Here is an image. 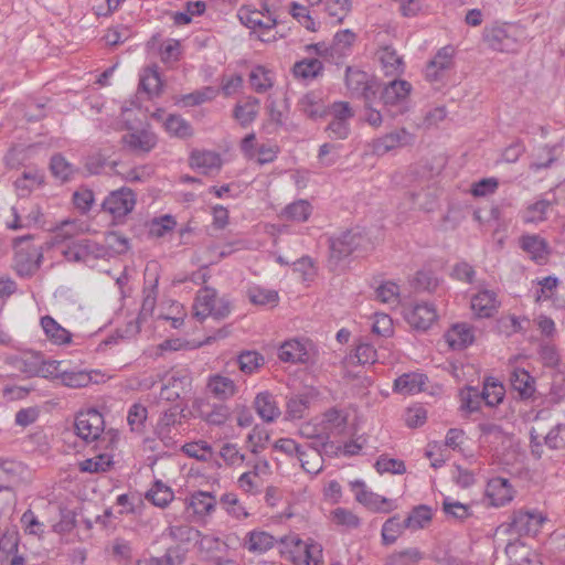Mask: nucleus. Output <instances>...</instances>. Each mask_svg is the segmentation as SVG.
I'll return each instance as SVG.
<instances>
[{
  "label": "nucleus",
  "instance_id": "obj_1",
  "mask_svg": "<svg viewBox=\"0 0 565 565\" xmlns=\"http://www.w3.org/2000/svg\"><path fill=\"white\" fill-rule=\"evenodd\" d=\"M74 430L86 444L95 443L98 450H113L118 441V433L113 429L105 430L104 416L95 408L76 415Z\"/></svg>",
  "mask_w": 565,
  "mask_h": 565
},
{
  "label": "nucleus",
  "instance_id": "obj_2",
  "mask_svg": "<svg viewBox=\"0 0 565 565\" xmlns=\"http://www.w3.org/2000/svg\"><path fill=\"white\" fill-rule=\"evenodd\" d=\"M13 256L11 268L22 279L32 278L43 262V248L33 242V236L15 237L12 242Z\"/></svg>",
  "mask_w": 565,
  "mask_h": 565
},
{
  "label": "nucleus",
  "instance_id": "obj_3",
  "mask_svg": "<svg viewBox=\"0 0 565 565\" xmlns=\"http://www.w3.org/2000/svg\"><path fill=\"white\" fill-rule=\"evenodd\" d=\"M524 32L512 23H493L482 32V41L488 49L500 53H516L522 46Z\"/></svg>",
  "mask_w": 565,
  "mask_h": 565
},
{
  "label": "nucleus",
  "instance_id": "obj_4",
  "mask_svg": "<svg viewBox=\"0 0 565 565\" xmlns=\"http://www.w3.org/2000/svg\"><path fill=\"white\" fill-rule=\"evenodd\" d=\"M356 41V34L351 30H342L334 34L332 43L324 42L305 46L308 55H317L327 62L341 65L352 54Z\"/></svg>",
  "mask_w": 565,
  "mask_h": 565
},
{
  "label": "nucleus",
  "instance_id": "obj_5",
  "mask_svg": "<svg viewBox=\"0 0 565 565\" xmlns=\"http://www.w3.org/2000/svg\"><path fill=\"white\" fill-rule=\"evenodd\" d=\"M232 307L227 299L217 297L215 289L211 287L201 288L193 303V315L199 320L207 317L224 319L231 313Z\"/></svg>",
  "mask_w": 565,
  "mask_h": 565
},
{
  "label": "nucleus",
  "instance_id": "obj_6",
  "mask_svg": "<svg viewBox=\"0 0 565 565\" xmlns=\"http://www.w3.org/2000/svg\"><path fill=\"white\" fill-rule=\"evenodd\" d=\"M182 418L183 411L178 406H171L160 413L153 433L166 447H174L179 443L183 430Z\"/></svg>",
  "mask_w": 565,
  "mask_h": 565
},
{
  "label": "nucleus",
  "instance_id": "obj_7",
  "mask_svg": "<svg viewBox=\"0 0 565 565\" xmlns=\"http://www.w3.org/2000/svg\"><path fill=\"white\" fill-rule=\"evenodd\" d=\"M412 85L407 81L394 78L381 90L383 107L391 114L397 116L405 110V103L411 94Z\"/></svg>",
  "mask_w": 565,
  "mask_h": 565
},
{
  "label": "nucleus",
  "instance_id": "obj_8",
  "mask_svg": "<svg viewBox=\"0 0 565 565\" xmlns=\"http://www.w3.org/2000/svg\"><path fill=\"white\" fill-rule=\"evenodd\" d=\"M137 202L136 193L126 186L111 191L103 201V211L119 222L132 212Z\"/></svg>",
  "mask_w": 565,
  "mask_h": 565
},
{
  "label": "nucleus",
  "instance_id": "obj_9",
  "mask_svg": "<svg viewBox=\"0 0 565 565\" xmlns=\"http://www.w3.org/2000/svg\"><path fill=\"white\" fill-rule=\"evenodd\" d=\"M280 542L284 546L281 552L286 553L288 551L294 559L303 555L306 565H321L323 563L322 546L317 542H303L297 535L285 536Z\"/></svg>",
  "mask_w": 565,
  "mask_h": 565
},
{
  "label": "nucleus",
  "instance_id": "obj_10",
  "mask_svg": "<svg viewBox=\"0 0 565 565\" xmlns=\"http://www.w3.org/2000/svg\"><path fill=\"white\" fill-rule=\"evenodd\" d=\"M546 521V516L537 510H518L511 515L509 532L516 535H536Z\"/></svg>",
  "mask_w": 565,
  "mask_h": 565
},
{
  "label": "nucleus",
  "instance_id": "obj_11",
  "mask_svg": "<svg viewBox=\"0 0 565 565\" xmlns=\"http://www.w3.org/2000/svg\"><path fill=\"white\" fill-rule=\"evenodd\" d=\"M68 262L88 264L92 260L106 258V249L103 244L92 239H78L67 245L62 250Z\"/></svg>",
  "mask_w": 565,
  "mask_h": 565
},
{
  "label": "nucleus",
  "instance_id": "obj_12",
  "mask_svg": "<svg viewBox=\"0 0 565 565\" xmlns=\"http://www.w3.org/2000/svg\"><path fill=\"white\" fill-rule=\"evenodd\" d=\"M267 2H248L238 11L241 22L249 29H270L276 20L267 8Z\"/></svg>",
  "mask_w": 565,
  "mask_h": 565
},
{
  "label": "nucleus",
  "instance_id": "obj_13",
  "mask_svg": "<svg viewBox=\"0 0 565 565\" xmlns=\"http://www.w3.org/2000/svg\"><path fill=\"white\" fill-rule=\"evenodd\" d=\"M345 84L352 95L361 96L365 102H371L376 95V83L364 71L347 67Z\"/></svg>",
  "mask_w": 565,
  "mask_h": 565
},
{
  "label": "nucleus",
  "instance_id": "obj_14",
  "mask_svg": "<svg viewBox=\"0 0 565 565\" xmlns=\"http://www.w3.org/2000/svg\"><path fill=\"white\" fill-rule=\"evenodd\" d=\"M217 499L209 491H194L185 499V509L196 521H205L216 510Z\"/></svg>",
  "mask_w": 565,
  "mask_h": 565
},
{
  "label": "nucleus",
  "instance_id": "obj_15",
  "mask_svg": "<svg viewBox=\"0 0 565 565\" xmlns=\"http://www.w3.org/2000/svg\"><path fill=\"white\" fill-rule=\"evenodd\" d=\"M41 355L42 353L34 350H19L4 354L3 362L26 377H34L41 363Z\"/></svg>",
  "mask_w": 565,
  "mask_h": 565
},
{
  "label": "nucleus",
  "instance_id": "obj_16",
  "mask_svg": "<svg viewBox=\"0 0 565 565\" xmlns=\"http://www.w3.org/2000/svg\"><path fill=\"white\" fill-rule=\"evenodd\" d=\"M191 384V377L185 370H171L162 377L160 397L168 402L178 399Z\"/></svg>",
  "mask_w": 565,
  "mask_h": 565
},
{
  "label": "nucleus",
  "instance_id": "obj_17",
  "mask_svg": "<svg viewBox=\"0 0 565 565\" xmlns=\"http://www.w3.org/2000/svg\"><path fill=\"white\" fill-rule=\"evenodd\" d=\"M456 49L446 45L437 51L425 68V76L430 82L441 79L446 72L455 67Z\"/></svg>",
  "mask_w": 565,
  "mask_h": 565
},
{
  "label": "nucleus",
  "instance_id": "obj_18",
  "mask_svg": "<svg viewBox=\"0 0 565 565\" xmlns=\"http://www.w3.org/2000/svg\"><path fill=\"white\" fill-rule=\"evenodd\" d=\"M363 241L361 233L353 230L330 238L331 257L338 260L348 257L362 245Z\"/></svg>",
  "mask_w": 565,
  "mask_h": 565
},
{
  "label": "nucleus",
  "instance_id": "obj_19",
  "mask_svg": "<svg viewBox=\"0 0 565 565\" xmlns=\"http://www.w3.org/2000/svg\"><path fill=\"white\" fill-rule=\"evenodd\" d=\"M26 559L19 553V533L7 531L0 539V565H25Z\"/></svg>",
  "mask_w": 565,
  "mask_h": 565
},
{
  "label": "nucleus",
  "instance_id": "obj_20",
  "mask_svg": "<svg viewBox=\"0 0 565 565\" xmlns=\"http://www.w3.org/2000/svg\"><path fill=\"white\" fill-rule=\"evenodd\" d=\"M40 327L45 339L53 345L66 347L73 342V334L61 326L53 317L46 315L40 318Z\"/></svg>",
  "mask_w": 565,
  "mask_h": 565
},
{
  "label": "nucleus",
  "instance_id": "obj_21",
  "mask_svg": "<svg viewBox=\"0 0 565 565\" xmlns=\"http://www.w3.org/2000/svg\"><path fill=\"white\" fill-rule=\"evenodd\" d=\"M278 356L284 362L308 363L312 358V344L299 340L286 341L279 348Z\"/></svg>",
  "mask_w": 565,
  "mask_h": 565
},
{
  "label": "nucleus",
  "instance_id": "obj_22",
  "mask_svg": "<svg viewBox=\"0 0 565 565\" xmlns=\"http://www.w3.org/2000/svg\"><path fill=\"white\" fill-rule=\"evenodd\" d=\"M406 321L416 329L426 330L437 318V312L431 303L422 302L404 310Z\"/></svg>",
  "mask_w": 565,
  "mask_h": 565
},
{
  "label": "nucleus",
  "instance_id": "obj_23",
  "mask_svg": "<svg viewBox=\"0 0 565 565\" xmlns=\"http://www.w3.org/2000/svg\"><path fill=\"white\" fill-rule=\"evenodd\" d=\"M277 540L268 532L255 529L248 531L242 540V547L254 555H263L271 550Z\"/></svg>",
  "mask_w": 565,
  "mask_h": 565
},
{
  "label": "nucleus",
  "instance_id": "obj_24",
  "mask_svg": "<svg viewBox=\"0 0 565 565\" xmlns=\"http://www.w3.org/2000/svg\"><path fill=\"white\" fill-rule=\"evenodd\" d=\"M147 47L150 52H158L160 60L164 64H173L181 56L180 42L174 39L162 41L160 34L152 35L147 43Z\"/></svg>",
  "mask_w": 565,
  "mask_h": 565
},
{
  "label": "nucleus",
  "instance_id": "obj_25",
  "mask_svg": "<svg viewBox=\"0 0 565 565\" xmlns=\"http://www.w3.org/2000/svg\"><path fill=\"white\" fill-rule=\"evenodd\" d=\"M298 110L309 119L317 120L328 114V106L321 92L311 90L305 94L297 104Z\"/></svg>",
  "mask_w": 565,
  "mask_h": 565
},
{
  "label": "nucleus",
  "instance_id": "obj_26",
  "mask_svg": "<svg viewBox=\"0 0 565 565\" xmlns=\"http://www.w3.org/2000/svg\"><path fill=\"white\" fill-rule=\"evenodd\" d=\"M348 425V414L338 408H330L326 411L320 420L322 433L324 434L326 440H329L332 436H342L345 434Z\"/></svg>",
  "mask_w": 565,
  "mask_h": 565
},
{
  "label": "nucleus",
  "instance_id": "obj_27",
  "mask_svg": "<svg viewBox=\"0 0 565 565\" xmlns=\"http://www.w3.org/2000/svg\"><path fill=\"white\" fill-rule=\"evenodd\" d=\"M486 494L491 505L499 508L512 501L514 490L508 479L495 477L489 480Z\"/></svg>",
  "mask_w": 565,
  "mask_h": 565
},
{
  "label": "nucleus",
  "instance_id": "obj_28",
  "mask_svg": "<svg viewBox=\"0 0 565 565\" xmlns=\"http://www.w3.org/2000/svg\"><path fill=\"white\" fill-rule=\"evenodd\" d=\"M499 305L498 295L489 289L480 290L471 298V309L480 318L492 317Z\"/></svg>",
  "mask_w": 565,
  "mask_h": 565
},
{
  "label": "nucleus",
  "instance_id": "obj_29",
  "mask_svg": "<svg viewBox=\"0 0 565 565\" xmlns=\"http://www.w3.org/2000/svg\"><path fill=\"white\" fill-rule=\"evenodd\" d=\"M412 139V135L407 130L399 129L374 140L373 151L377 156H383L391 150L408 145Z\"/></svg>",
  "mask_w": 565,
  "mask_h": 565
},
{
  "label": "nucleus",
  "instance_id": "obj_30",
  "mask_svg": "<svg viewBox=\"0 0 565 565\" xmlns=\"http://www.w3.org/2000/svg\"><path fill=\"white\" fill-rule=\"evenodd\" d=\"M122 141L131 151L147 153L157 145V137L153 132L142 129L127 132L122 136Z\"/></svg>",
  "mask_w": 565,
  "mask_h": 565
},
{
  "label": "nucleus",
  "instance_id": "obj_31",
  "mask_svg": "<svg viewBox=\"0 0 565 565\" xmlns=\"http://www.w3.org/2000/svg\"><path fill=\"white\" fill-rule=\"evenodd\" d=\"M510 384L522 399L531 398L535 393V379L524 369L513 366L510 372Z\"/></svg>",
  "mask_w": 565,
  "mask_h": 565
},
{
  "label": "nucleus",
  "instance_id": "obj_32",
  "mask_svg": "<svg viewBox=\"0 0 565 565\" xmlns=\"http://www.w3.org/2000/svg\"><path fill=\"white\" fill-rule=\"evenodd\" d=\"M259 109V99L254 96H247L244 100L238 102L234 106L233 117L243 128H245L255 121Z\"/></svg>",
  "mask_w": 565,
  "mask_h": 565
},
{
  "label": "nucleus",
  "instance_id": "obj_33",
  "mask_svg": "<svg viewBox=\"0 0 565 565\" xmlns=\"http://www.w3.org/2000/svg\"><path fill=\"white\" fill-rule=\"evenodd\" d=\"M449 347L461 350L472 344L475 340L473 328L468 323H456L445 334Z\"/></svg>",
  "mask_w": 565,
  "mask_h": 565
},
{
  "label": "nucleus",
  "instance_id": "obj_34",
  "mask_svg": "<svg viewBox=\"0 0 565 565\" xmlns=\"http://www.w3.org/2000/svg\"><path fill=\"white\" fill-rule=\"evenodd\" d=\"M254 407L258 416L266 423L275 422L281 414L280 408L269 392H260L256 395Z\"/></svg>",
  "mask_w": 565,
  "mask_h": 565
},
{
  "label": "nucleus",
  "instance_id": "obj_35",
  "mask_svg": "<svg viewBox=\"0 0 565 565\" xmlns=\"http://www.w3.org/2000/svg\"><path fill=\"white\" fill-rule=\"evenodd\" d=\"M98 376H100L98 371L64 370L63 373H61L60 381L64 386L82 388L92 383H98Z\"/></svg>",
  "mask_w": 565,
  "mask_h": 565
},
{
  "label": "nucleus",
  "instance_id": "obj_36",
  "mask_svg": "<svg viewBox=\"0 0 565 565\" xmlns=\"http://www.w3.org/2000/svg\"><path fill=\"white\" fill-rule=\"evenodd\" d=\"M191 167L198 169L204 174L218 171L222 166V159L218 153L214 151L196 150L190 157Z\"/></svg>",
  "mask_w": 565,
  "mask_h": 565
},
{
  "label": "nucleus",
  "instance_id": "obj_37",
  "mask_svg": "<svg viewBox=\"0 0 565 565\" xmlns=\"http://www.w3.org/2000/svg\"><path fill=\"white\" fill-rule=\"evenodd\" d=\"M427 377L417 372L405 373L394 381V391L403 395L420 393L426 384Z\"/></svg>",
  "mask_w": 565,
  "mask_h": 565
},
{
  "label": "nucleus",
  "instance_id": "obj_38",
  "mask_svg": "<svg viewBox=\"0 0 565 565\" xmlns=\"http://www.w3.org/2000/svg\"><path fill=\"white\" fill-rule=\"evenodd\" d=\"M207 388L215 398L222 401L233 397L237 392L234 380L222 374L211 375L207 380Z\"/></svg>",
  "mask_w": 565,
  "mask_h": 565
},
{
  "label": "nucleus",
  "instance_id": "obj_39",
  "mask_svg": "<svg viewBox=\"0 0 565 565\" xmlns=\"http://www.w3.org/2000/svg\"><path fill=\"white\" fill-rule=\"evenodd\" d=\"M275 73L263 66H254L248 75V82L252 89L257 94L267 93L275 84Z\"/></svg>",
  "mask_w": 565,
  "mask_h": 565
},
{
  "label": "nucleus",
  "instance_id": "obj_40",
  "mask_svg": "<svg viewBox=\"0 0 565 565\" xmlns=\"http://www.w3.org/2000/svg\"><path fill=\"white\" fill-rule=\"evenodd\" d=\"M24 466L12 459L0 458V491L8 490L24 473Z\"/></svg>",
  "mask_w": 565,
  "mask_h": 565
},
{
  "label": "nucleus",
  "instance_id": "obj_41",
  "mask_svg": "<svg viewBox=\"0 0 565 565\" xmlns=\"http://www.w3.org/2000/svg\"><path fill=\"white\" fill-rule=\"evenodd\" d=\"M379 60L387 76H398L404 72L402 57L391 46H384L379 51Z\"/></svg>",
  "mask_w": 565,
  "mask_h": 565
},
{
  "label": "nucleus",
  "instance_id": "obj_42",
  "mask_svg": "<svg viewBox=\"0 0 565 565\" xmlns=\"http://www.w3.org/2000/svg\"><path fill=\"white\" fill-rule=\"evenodd\" d=\"M44 182V174L38 169L23 171L22 175L14 182L19 196H26L31 191L39 188Z\"/></svg>",
  "mask_w": 565,
  "mask_h": 565
},
{
  "label": "nucleus",
  "instance_id": "obj_43",
  "mask_svg": "<svg viewBox=\"0 0 565 565\" xmlns=\"http://www.w3.org/2000/svg\"><path fill=\"white\" fill-rule=\"evenodd\" d=\"M323 65L319 58L307 57L297 63H295L292 67V73L295 77L311 81L317 78L322 74Z\"/></svg>",
  "mask_w": 565,
  "mask_h": 565
},
{
  "label": "nucleus",
  "instance_id": "obj_44",
  "mask_svg": "<svg viewBox=\"0 0 565 565\" xmlns=\"http://www.w3.org/2000/svg\"><path fill=\"white\" fill-rule=\"evenodd\" d=\"M521 247L536 262L544 260L548 254L547 243L539 235H523Z\"/></svg>",
  "mask_w": 565,
  "mask_h": 565
},
{
  "label": "nucleus",
  "instance_id": "obj_45",
  "mask_svg": "<svg viewBox=\"0 0 565 565\" xmlns=\"http://www.w3.org/2000/svg\"><path fill=\"white\" fill-rule=\"evenodd\" d=\"M297 459L302 470L307 473L316 476L323 469L322 452H319L316 448L306 449V447H303L300 455L297 456Z\"/></svg>",
  "mask_w": 565,
  "mask_h": 565
},
{
  "label": "nucleus",
  "instance_id": "obj_46",
  "mask_svg": "<svg viewBox=\"0 0 565 565\" xmlns=\"http://www.w3.org/2000/svg\"><path fill=\"white\" fill-rule=\"evenodd\" d=\"M111 450H104L93 458H87L79 462V470L88 473H99L109 470L113 465Z\"/></svg>",
  "mask_w": 565,
  "mask_h": 565
},
{
  "label": "nucleus",
  "instance_id": "obj_47",
  "mask_svg": "<svg viewBox=\"0 0 565 565\" xmlns=\"http://www.w3.org/2000/svg\"><path fill=\"white\" fill-rule=\"evenodd\" d=\"M198 537H200L198 541L200 551L214 561H216V557H220V553L225 552L227 548V544L214 534L200 533Z\"/></svg>",
  "mask_w": 565,
  "mask_h": 565
},
{
  "label": "nucleus",
  "instance_id": "obj_48",
  "mask_svg": "<svg viewBox=\"0 0 565 565\" xmlns=\"http://www.w3.org/2000/svg\"><path fill=\"white\" fill-rule=\"evenodd\" d=\"M312 213V206L307 200H297L288 204L282 216L292 222H306Z\"/></svg>",
  "mask_w": 565,
  "mask_h": 565
},
{
  "label": "nucleus",
  "instance_id": "obj_49",
  "mask_svg": "<svg viewBox=\"0 0 565 565\" xmlns=\"http://www.w3.org/2000/svg\"><path fill=\"white\" fill-rule=\"evenodd\" d=\"M431 510L427 505H419L412 510L409 515L404 520L406 529L417 531L424 529L431 521Z\"/></svg>",
  "mask_w": 565,
  "mask_h": 565
},
{
  "label": "nucleus",
  "instance_id": "obj_50",
  "mask_svg": "<svg viewBox=\"0 0 565 565\" xmlns=\"http://www.w3.org/2000/svg\"><path fill=\"white\" fill-rule=\"evenodd\" d=\"M424 558L423 552L416 547H408L403 551L392 553L387 559V565H417Z\"/></svg>",
  "mask_w": 565,
  "mask_h": 565
},
{
  "label": "nucleus",
  "instance_id": "obj_51",
  "mask_svg": "<svg viewBox=\"0 0 565 565\" xmlns=\"http://www.w3.org/2000/svg\"><path fill=\"white\" fill-rule=\"evenodd\" d=\"M220 503L225 512L236 520H244L249 516L246 508L239 502L235 493H224L220 499Z\"/></svg>",
  "mask_w": 565,
  "mask_h": 565
},
{
  "label": "nucleus",
  "instance_id": "obj_52",
  "mask_svg": "<svg viewBox=\"0 0 565 565\" xmlns=\"http://www.w3.org/2000/svg\"><path fill=\"white\" fill-rule=\"evenodd\" d=\"M148 418V409L140 403L132 404L127 413V423L131 431L141 434Z\"/></svg>",
  "mask_w": 565,
  "mask_h": 565
},
{
  "label": "nucleus",
  "instance_id": "obj_53",
  "mask_svg": "<svg viewBox=\"0 0 565 565\" xmlns=\"http://www.w3.org/2000/svg\"><path fill=\"white\" fill-rule=\"evenodd\" d=\"M147 499L154 505L164 508L174 498L173 491L160 481H156L152 488L147 492Z\"/></svg>",
  "mask_w": 565,
  "mask_h": 565
},
{
  "label": "nucleus",
  "instance_id": "obj_54",
  "mask_svg": "<svg viewBox=\"0 0 565 565\" xmlns=\"http://www.w3.org/2000/svg\"><path fill=\"white\" fill-rule=\"evenodd\" d=\"M264 362V356L256 351H244L237 356L239 370L245 374L255 373Z\"/></svg>",
  "mask_w": 565,
  "mask_h": 565
},
{
  "label": "nucleus",
  "instance_id": "obj_55",
  "mask_svg": "<svg viewBox=\"0 0 565 565\" xmlns=\"http://www.w3.org/2000/svg\"><path fill=\"white\" fill-rule=\"evenodd\" d=\"M311 396L309 393H301L288 399L287 415L291 419H299L305 416L309 408Z\"/></svg>",
  "mask_w": 565,
  "mask_h": 565
},
{
  "label": "nucleus",
  "instance_id": "obj_56",
  "mask_svg": "<svg viewBox=\"0 0 565 565\" xmlns=\"http://www.w3.org/2000/svg\"><path fill=\"white\" fill-rule=\"evenodd\" d=\"M551 209V202L547 200H539L530 204L523 212V221L525 223H539L547 217Z\"/></svg>",
  "mask_w": 565,
  "mask_h": 565
},
{
  "label": "nucleus",
  "instance_id": "obj_57",
  "mask_svg": "<svg viewBox=\"0 0 565 565\" xmlns=\"http://www.w3.org/2000/svg\"><path fill=\"white\" fill-rule=\"evenodd\" d=\"M220 456L226 466L238 468L245 461V455L241 451L237 444L225 443L220 448Z\"/></svg>",
  "mask_w": 565,
  "mask_h": 565
},
{
  "label": "nucleus",
  "instance_id": "obj_58",
  "mask_svg": "<svg viewBox=\"0 0 565 565\" xmlns=\"http://www.w3.org/2000/svg\"><path fill=\"white\" fill-rule=\"evenodd\" d=\"M481 395L486 405L495 406L502 402L504 388L502 384L495 382L493 379H488L483 384Z\"/></svg>",
  "mask_w": 565,
  "mask_h": 565
},
{
  "label": "nucleus",
  "instance_id": "obj_59",
  "mask_svg": "<svg viewBox=\"0 0 565 565\" xmlns=\"http://www.w3.org/2000/svg\"><path fill=\"white\" fill-rule=\"evenodd\" d=\"M217 89L211 86L203 87L202 89L192 92L190 94L183 95L180 98V103L184 107L198 106L205 102L212 100L216 97Z\"/></svg>",
  "mask_w": 565,
  "mask_h": 565
},
{
  "label": "nucleus",
  "instance_id": "obj_60",
  "mask_svg": "<svg viewBox=\"0 0 565 565\" xmlns=\"http://www.w3.org/2000/svg\"><path fill=\"white\" fill-rule=\"evenodd\" d=\"M247 295L250 302L257 306H275L278 301L277 291L265 289L259 286L250 287L247 291Z\"/></svg>",
  "mask_w": 565,
  "mask_h": 565
},
{
  "label": "nucleus",
  "instance_id": "obj_61",
  "mask_svg": "<svg viewBox=\"0 0 565 565\" xmlns=\"http://www.w3.org/2000/svg\"><path fill=\"white\" fill-rule=\"evenodd\" d=\"M162 83L159 73L154 68H146L140 76L139 87L148 95H158Z\"/></svg>",
  "mask_w": 565,
  "mask_h": 565
},
{
  "label": "nucleus",
  "instance_id": "obj_62",
  "mask_svg": "<svg viewBox=\"0 0 565 565\" xmlns=\"http://www.w3.org/2000/svg\"><path fill=\"white\" fill-rule=\"evenodd\" d=\"M50 168L53 175L63 182L70 180L75 172L73 164L61 154L51 158Z\"/></svg>",
  "mask_w": 565,
  "mask_h": 565
},
{
  "label": "nucleus",
  "instance_id": "obj_63",
  "mask_svg": "<svg viewBox=\"0 0 565 565\" xmlns=\"http://www.w3.org/2000/svg\"><path fill=\"white\" fill-rule=\"evenodd\" d=\"M103 247L106 249V257H109L114 254L127 252L129 244L125 236L117 232H110L105 236V245H103Z\"/></svg>",
  "mask_w": 565,
  "mask_h": 565
},
{
  "label": "nucleus",
  "instance_id": "obj_64",
  "mask_svg": "<svg viewBox=\"0 0 565 565\" xmlns=\"http://www.w3.org/2000/svg\"><path fill=\"white\" fill-rule=\"evenodd\" d=\"M403 529H406L404 521H401L397 515L386 520L382 526L383 543L386 545L393 544L402 533Z\"/></svg>",
  "mask_w": 565,
  "mask_h": 565
}]
</instances>
